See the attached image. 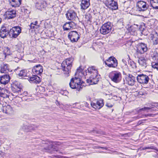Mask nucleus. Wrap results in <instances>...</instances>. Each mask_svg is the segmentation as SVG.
Listing matches in <instances>:
<instances>
[{
    "label": "nucleus",
    "mask_w": 158,
    "mask_h": 158,
    "mask_svg": "<svg viewBox=\"0 0 158 158\" xmlns=\"http://www.w3.org/2000/svg\"><path fill=\"white\" fill-rule=\"evenodd\" d=\"M87 75L89 76V78L86 80L87 83L91 85L95 84L98 83L100 75H98L97 69L95 66L89 67L87 69Z\"/></svg>",
    "instance_id": "obj_1"
},
{
    "label": "nucleus",
    "mask_w": 158,
    "mask_h": 158,
    "mask_svg": "<svg viewBox=\"0 0 158 158\" xmlns=\"http://www.w3.org/2000/svg\"><path fill=\"white\" fill-rule=\"evenodd\" d=\"M72 60L71 59H66L63 61L61 64L62 70L64 72L66 77L69 76L70 70L72 67Z\"/></svg>",
    "instance_id": "obj_2"
},
{
    "label": "nucleus",
    "mask_w": 158,
    "mask_h": 158,
    "mask_svg": "<svg viewBox=\"0 0 158 158\" xmlns=\"http://www.w3.org/2000/svg\"><path fill=\"white\" fill-rule=\"evenodd\" d=\"M109 77L115 83L119 82L122 79V74L120 72L114 71L111 72L109 75Z\"/></svg>",
    "instance_id": "obj_3"
},
{
    "label": "nucleus",
    "mask_w": 158,
    "mask_h": 158,
    "mask_svg": "<svg viewBox=\"0 0 158 158\" xmlns=\"http://www.w3.org/2000/svg\"><path fill=\"white\" fill-rule=\"evenodd\" d=\"M112 27L111 23L107 22L103 24L100 29L101 33L103 35H106L110 32Z\"/></svg>",
    "instance_id": "obj_4"
},
{
    "label": "nucleus",
    "mask_w": 158,
    "mask_h": 158,
    "mask_svg": "<svg viewBox=\"0 0 158 158\" xmlns=\"http://www.w3.org/2000/svg\"><path fill=\"white\" fill-rule=\"evenodd\" d=\"M22 87V85L19 82H15L12 85L11 89L15 95H17V94H22L21 92L23 91Z\"/></svg>",
    "instance_id": "obj_5"
},
{
    "label": "nucleus",
    "mask_w": 158,
    "mask_h": 158,
    "mask_svg": "<svg viewBox=\"0 0 158 158\" xmlns=\"http://www.w3.org/2000/svg\"><path fill=\"white\" fill-rule=\"evenodd\" d=\"M105 64L109 67L116 68L118 65L117 60L113 56H110L105 61Z\"/></svg>",
    "instance_id": "obj_6"
},
{
    "label": "nucleus",
    "mask_w": 158,
    "mask_h": 158,
    "mask_svg": "<svg viewBox=\"0 0 158 158\" xmlns=\"http://www.w3.org/2000/svg\"><path fill=\"white\" fill-rule=\"evenodd\" d=\"M68 37L72 43L77 42L80 37L78 32L76 31L70 32L68 34Z\"/></svg>",
    "instance_id": "obj_7"
},
{
    "label": "nucleus",
    "mask_w": 158,
    "mask_h": 158,
    "mask_svg": "<svg viewBox=\"0 0 158 158\" xmlns=\"http://www.w3.org/2000/svg\"><path fill=\"white\" fill-rule=\"evenodd\" d=\"M21 30L19 27H15L11 29L9 32L10 36L12 35L11 38H16L21 33Z\"/></svg>",
    "instance_id": "obj_8"
},
{
    "label": "nucleus",
    "mask_w": 158,
    "mask_h": 158,
    "mask_svg": "<svg viewBox=\"0 0 158 158\" xmlns=\"http://www.w3.org/2000/svg\"><path fill=\"white\" fill-rule=\"evenodd\" d=\"M149 79V78L148 76L143 74L138 75L137 77L138 82L143 84L148 83Z\"/></svg>",
    "instance_id": "obj_9"
},
{
    "label": "nucleus",
    "mask_w": 158,
    "mask_h": 158,
    "mask_svg": "<svg viewBox=\"0 0 158 158\" xmlns=\"http://www.w3.org/2000/svg\"><path fill=\"white\" fill-rule=\"evenodd\" d=\"M42 146L44 147V149L46 152H49V151H52L53 145L52 142L48 140H43L42 141Z\"/></svg>",
    "instance_id": "obj_10"
},
{
    "label": "nucleus",
    "mask_w": 158,
    "mask_h": 158,
    "mask_svg": "<svg viewBox=\"0 0 158 158\" xmlns=\"http://www.w3.org/2000/svg\"><path fill=\"white\" fill-rule=\"evenodd\" d=\"M148 48L146 44L141 43L138 46L136 52L137 53L140 54L144 53L147 51Z\"/></svg>",
    "instance_id": "obj_11"
},
{
    "label": "nucleus",
    "mask_w": 158,
    "mask_h": 158,
    "mask_svg": "<svg viewBox=\"0 0 158 158\" xmlns=\"http://www.w3.org/2000/svg\"><path fill=\"white\" fill-rule=\"evenodd\" d=\"M66 15L67 19L70 20H74L78 18L76 13L72 10L68 11Z\"/></svg>",
    "instance_id": "obj_12"
},
{
    "label": "nucleus",
    "mask_w": 158,
    "mask_h": 158,
    "mask_svg": "<svg viewBox=\"0 0 158 158\" xmlns=\"http://www.w3.org/2000/svg\"><path fill=\"white\" fill-rule=\"evenodd\" d=\"M91 106L96 109H100L104 105L102 99H100L97 101L96 103L92 102L91 103Z\"/></svg>",
    "instance_id": "obj_13"
},
{
    "label": "nucleus",
    "mask_w": 158,
    "mask_h": 158,
    "mask_svg": "<svg viewBox=\"0 0 158 158\" xmlns=\"http://www.w3.org/2000/svg\"><path fill=\"white\" fill-rule=\"evenodd\" d=\"M146 3L144 2L140 1L137 3L138 10L139 11H144L148 9L146 6Z\"/></svg>",
    "instance_id": "obj_14"
},
{
    "label": "nucleus",
    "mask_w": 158,
    "mask_h": 158,
    "mask_svg": "<svg viewBox=\"0 0 158 158\" xmlns=\"http://www.w3.org/2000/svg\"><path fill=\"white\" fill-rule=\"evenodd\" d=\"M35 6L37 9L42 10L47 6V3L44 1L39 0L36 3Z\"/></svg>",
    "instance_id": "obj_15"
},
{
    "label": "nucleus",
    "mask_w": 158,
    "mask_h": 158,
    "mask_svg": "<svg viewBox=\"0 0 158 158\" xmlns=\"http://www.w3.org/2000/svg\"><path fill=\"white\" fill-rule=\"evenodd\" d=\"M9 34V30L6 29V27L2 26L0 30V36L2 38L6 37Z\"/></svg>",
    "instance_id": "obj_16"
},
{
    "label": "nucleus",
    "mask_w": 158,
    "mask_h": 158,
    "mask_svg": "<svg viewBox=\"0 0 158 158\" xmlns=\"http://www.w3.org/2000/svg\"><path fill=\"white\" fill-rule=\"evenodd\" d=\"M16 11L14 10H9L5 13L6 18L7 19H12L16 17Z\"/></svg>",
    "instance_id": "obj_17"
},
{
    "label": "nucleus",
    "mask_w": 158,
    "mask_h": 158,
    "mask_svg": "<svg viewBox=\"0 0 158 158\" xmlns=\"http://www.w3.org/2000/svg\"><path fill=\"white\" fill-rule=\"evenodd\" d=\"M0 78V83L2 84L5 85L10 81V77L9 75L7 74L1 76Z\"/></svg>",
    "instance_id": "obj_18"
},
{
    "label": "nucleus",
    "mask_w": 158,
    "mask_h": 158,
    "mask_svg": "<svg viewBox=\"0 0 158 158\" xmlns=\"http://www.w3.org/2000/svg\"><path fill=\"white\" fill-rule=\"evenodd\" d=\"M11 70L9 69V65L6 64H3L1 65V69L0 72L3 73H7L9 72H11Z\"/></svg>",
    "instance_id": "obj_19"
},
{
    "label": "nucleus",
    "mask_w": 158,
    "mask_h": 158,
    "mask_svg": "<svg viewBox=\"0 0 158 158\" xmlns=\"http://www.w3.org/2000/svg\"><path fill=\"white\" fill-rule=\"evenodd\" d=\"M32 71L35 74H40L43 71V69L42 66L39 64L35 66L32 69Z\"/></svg>",
    "instance_id": "obj_20"
},
{
    "label": "nucleus",
    "mask_w": 158,
    "mask_h": 158,
    "mask_svg": "<svg viewBox=\"0 0 158 158\" xmlns=\"http://www.w3.org/2000/svg\"><path fill=\"white\" fill-rule=\"evenodd\" d=\"M90 5V0H82L81 4V8L85 10Z\"/></svg>",
    "instance_id": "obj_21"
},
{
    "label": "nucleus",
    "mask_w": 158,
    "mask_h": 158,
    "mask_svg": "<svg viewBox=\"0 0 158 158\" xmlns=\"http://www.w3.org/2000/svg\"><path fill=\"white\" fill-rule=\"evenodd\" d=\"M9 3L13 7L19 6L21 4V0H9Z\"/></svg>",
    "instance_id": "obj_22"
},
{
    "label": "nucleus",
    "mask_w": 158,
    "mask_h": 158,
    "mask_svg": "<svg viewBox=\"0 0 158 158\" xmlns=\"http://www.w3.org/2000/svg\"><path fill=\"white\" fill-rule=\"evenodd\" d=\"M155 106L153 105H151L149 106V107H144L143 108L140 109L138 110V113L140 112L141 111L143 110H146L148 112V110H149V111L152 112L153 111L156 110V109H155Z\"/></svg>",
    "instance_id": "obj_23"
},
{
    "label": "nucleus",
    "mask_w": 158,
    "mask_h": 158,
    "mask_svg": "<svg viewBox=\"0 0 158 158\" xmlns=\"http://www.w3.org/2000/svg\"><path fill=\"white\" fill-rule=\"evenodd\" d=\"M8 91L5 89H3L0 91V97L3 98H8L9 95Z\"/></svg>",
    "instance_id": "obj_24"
},
{
    "label": "nucleus",
    "mask_w": 158,
    "mask_h": 158,
    "mask_svg": "<svg viewBox=\"0 0 158 158\" xmlns=\"http://www.w3.org/2000/svg\"><path fill=\"white\" fill-rule=\"evenodd\" d=\"M29 80L32 83H38L40 82V78L36 75H32L31 77H29Z\"/></svg>",
    "instance_id": "obj_25"
},
{
    "label": "nucleus",
    "mask_w": 158,
    "mask_h": 158,
    "mask_svg": "<svg viewBox=\"0 0 158 158\" xmlns=\"http://www.w3.org/2000/svg\"><path fill=\"white\" fill-rule=\"evenodd\" d=\"M150 39L154 45L158 44V35L157 34L151 35Z\"/></svg>",
    "instance_id": "obj_26"
},
{
    "label": "nucleus",
    "mask_w": 158,
    "mask_h": 158,
    "mask_svg": "<svg viewBox=\"0 0 158 158\" xmlns=\"http://www.w3.org/2000/svg\"><path fill=\"white\" fill-rule=\"evenodd\" d=\"M76 84V83L73 82V81L72 80V79H71L69 83L70 87L72 89H76L77 90L79 91L82 88V87H81V86H77Z\"/></svg>",
    "instance_id": "obj_27"
},
{
    "label": "nucleus",
    "mask_w": 158,
    "mask_h": 158,
    "mask_svg": "<svg viewBox=\"0 0 158 158\" xmlns=\"http://www.w3.org/2000/svg\"><path fill=\"white\" fill-rule=\"evenodd\" d=\"M127 81L128 85H133L135 81V77L132 75H129Z\"/></svg>",
    "instance_id": "obj_28"
},
{
    "label": "nucleus",
    "mask_w": 158,
    "mask_h": 158,
    "mask_svg": "<svg viewBox=\"0 0 158 158\" xmlns=\"http://www.w3.org/2000/svg\"><path fill=\"white\" fill-rule=\"evenodd\" d=\"M73 23H74L72 22L66 23L63 26V28L64 31H67L73 27Z\"/></svg>",
    "instance_id": "obj_29"
},
{
    "label": "nucleus",
    "mask_w": 158,
    "mask_h": 158,
    "mask_svg": "<svg viewBox=\"0 0 158 158\" xmlns=\"http://www.w3.org/2000/svg\"><path fill=\"white\" fill-rule=\"evenodd\" d=\"M73 81V82L77 84L76 85L81 86V87L82 88V84L83 83V81H81V78L79 77H75L71 79Z\"/></svg>",
    "instance_id": "obj_30"
},
{
    "label": "nucleus",
    "mask_w": 158,
    "mask_h": 158,
    "mask_svg": "<svg viewBox=\"0 0 158 158\" xmlns=\"http://www.w3.org/2000/svg\"><path fill=\"white\" fill-rule=\"evenodd\" d=\"M3 112L8 114H11L13 112L12 108L10 105H8L3 108Z\"/></svg>",
    "instance_id": "obj_31"
},
{
    "label": "nucleus",
    "mask_w": 158,
    "mask_h": 158,
    "mask_svg": "<svg viewBox=\"0 0 158 158\" xmlns=\"http://www.w3.org/2000/svg\"><path fill=\"white\" fill-rule=\"evenodd\" d=\"M19 75L21 77V78L26 79V77L27 76L26 70H23L20 71Z\"/></svg>",
    "instance_id": "obj_32"
},
{
    "label": "nucleus",
    "mask_w": 158,
    "mask_h": 158,
    "mask_svg": "<svg viewBox=\"0 0 158 158\" xmlns=\"http://www.w3.org/2000/svg\"><path fill=\"white\" fill-rule=\"evenodd\" d=\"M112 10H116L118 9V5L117 3L114 1L111 5L109 6V7Z\"/></svg>",
    "instance_id": "obj_33"
},
{
    "label": "nucleus",
    "mask_w": 158,
    "mask_h": 158,
    "mask_svg": "<svg viewBox=\"0 0 158 158\" xmlns=\"http://www.w3.org/2000/svg\"><path fill=\"white\" fill-rule=\"evenodd\" d=\"M138 62L142 66H146V60L143 58H139Z\"/></svg>",
    "instance_id": "obj_34"
},
{
    "label": "nucleus",
    "mask_w": 158,
    "mask_h": 158,
    "mask_svg": "<svg viewBox=\"0 0 158 158\" xmlns=\"http://www.w3.org/2000/svg\"><path fill=\"white\" fill-rule=\"evenodd\" d=\"M147 149H152L156 150L157 152H158V149L156 148L153 146H150L143 147L142 148L143 150H144Z\"/></svg>",
    "instance_id": "obj_35"
},
{
    "label": "nucleus",
    "mask_w": 158,
    "mask_h": 158,
    "mask_svg": "<svg viewBox=\"0 0 158 158\" xmlns=\"http://www.w3.org/2000/svg\"><path fill=\"white\" fill-rule=\"evenodd\" d=\"M21 94H18L17 95H15L16 97V98H18L19 99H20L19 100H21L22 98H20L19 96L17 97V96L19 95L20 96V95L23 96H26L27 94V92L25 91V92H23L22 93H21Z\"/></svg>",
    "instance_id": "obj_36"
},
{
    "label": "nucleus",
    "mask_w": 158,
    "mask_h": 158,
    "mask_svg": "<svg viewBox=\"0 0 158 158\" xmlns=\"http://www.w3.org/2000/svg\"><path fill=\"white\" fill-rule=\"evenodd\" d=\"M114 1V0H107L106 1L105 3L106 6L109 7V6L111 5Z\"/></svg>",
    "instance_id": "obj_37"
},
{
    "label": "nucleus",
    "mask_w": 158,
    "mask_h": 158,
    "mask_svg": "<svg viewBox=\"0 0 158 158\" xmlns=\"http://www.w3.org/2000/svg\"><path fill=\"white\" fill-rule=\"evenodd\" d=\"M153 68L156 69L158 70V63L153 62L152 64Z\"/></svg>",
    "instance_id": "obj_38"
},
{
    "label": "nucleus",
    "mask_w": 158,
    "mask_h": 158,
    "mask_svg": "<svg viewBox=\"0 0 158 158\" xmlns=\"http://www.w3.org/2000/svg\"><path fill=\"white\" fill-rule=\"evenodd\" d=\"M152 59L154 60H158V54L154 53L153 55Z\"/></svg>",
    "instance_id": "obj_39"
},
{
    "label": "nucleus",
    "mask_w": 158,
    "mask_h": 158,
    "mask_svg": "<svg viewBox=\"0 0 158 158\" xmlns=\"http://www.w3.org/2000/svg\"><path fill=\"white\" fill-rule=\"evenodd\" d=\"M37 127L36 126H35L34 127H30L28 128H27V129L25 130L26 131H31V130H35V129L36 128H37Z\"/></svg>",
    "instance_id": "obj_40"
},
{
    "label": "nucleus",
    "mask_w": 158,
    "mask_h": 158,
    "mask_svg": "<svg viewBox=\"0 0 158 158\" xmlns=\"http://www.w3.org/2000/svg\"><path fill=\"white\" fill-rule=\"evenodd\" d=\"M154 115L153 114H148L144 115H143V117H148V116L153 117H154Z\"/></svg>",
    "instance_id": "obj_41"
},
{
    "label": "nucleus",
    "mask_w": 158,
    "mask_h": 158,
    "mask_svg": "<svg viewBox=\"0 0 158 158\" xmlns=\"http://www.w3.org/2000/svg\"><path fill=\"white\" fill-rule=\"evenodd\" d=\"M150 2L151 3L153 2L158 4V0H150Z\"/></svg>",
    "instance_id": "obj_42"
},
{
    "label": "nucleus",
    "mask_w": 158,
    "mask_h": 158,
    "mask_svg": "<svg viewBox=\"0 0 158 158\" xmlns=\"http://www.w3.org/2000/svg\"><path fill=\"white\" fill-rule=\"evenodd\" d=\"M6 50L7 51V55L9 54L10 53V52H9L10 49H9V48H8V47H6V48H5V51H6Z\"/></svg>",
    "instance_id": "obj_43"
},
{
    "label": "nucleus",
    "mask_w": 158,
    "mask_h": 158,
    "mask_svg": "<svg viewBox=\"0 0 158 158\" xmlns=\"http://www.w3.org/2000/svg\"><path fill=\"white\" fill-rule=\"evenodd\" d=\"M37 23H38L37 21H36L35 22V24H33V23H31V26H30L31 27V28H33L34 29V26H32V24H33V25H36L37 24Z\"/></svg>",
    "instance_id": "obj_44"
},
{
    "label": "nucleus",
    "mask_w": 158,
    "mask_h": 158,
    "mask_svg": "<svg viewBox=\"0 0 158 158\" xmlns=\"http://www.w3.org/2000/svg\"><path fill=\"white\" fill-rule=\"evenodd\" d=\"M5 154V152H3L2 151H0V156H4Z\"/></svg>",
    "instance_id": "obj_45"
},
{
    "label": "nucleus",
    "mask_w": 158,
    "mask_h": 158,
    "mask_svg": "<svg viewBox=\"0 0 158 158\" xmlns=\"http://www.w3.org/2000/svg\"><path fill=\"white\" fill-rule=\"evenodd\" d=\"M106 105L109 108H111L113 106V104H110L109 103H107Z\"/></svg>",
    "instance_id": "obj_46"
},
{
    "label": "nucleus",
    "mask_w": 158,
    "mask_h": 158,
    "mask_svg": "<svg viewBox=\"0 0 158 158\" xmlns=\"http://www.w3.org/2000/svg\"><path fill=\"white\" fill-rule=\"evenodd\" d=\"M151 6L153 9H155L156 10L158 9V6H154L152 4H151Z\"/></svg>",
    "instance_id": "obj_47"
},
{
    "label": "nucleus",
    "mask_w": 158,
    "mask_h": 158,
    "mask_svg": "<svg viewBox=\"0 0 158 158\" xmlns=\"http://www.w3.org/2000/svg\"><path fill=\"white\" fill-rule=\"evenodd\" d=\"M59 2H60L61 3H64V0H58Z\"/></svg>",
    "instance_id": "obj_48"
},
{
    "label": "nucleus",
    "mask_w": 158,
    "mask_h": 158,
    "mask_svg": "<svg viewBox=\"0 0 158 158\" xmlns=\"http://www.w3.org/2000/svg\"><path fill=\"white\" fill-rule=\"evenodd\" d=\"M2 21V19L1 18H0V23H1Z\"/></svg>",
    "instance_id": "obj_49"
},
{
    "label": "nucleus",
    "mask_w": 158,
    "mask_h": 158,
    "mask_svg": "<svg viewBox=\"0 0 158 158\" xmlns=\"http://www.w3.org/2000/svg\"><path fill=\"white\" fill-rule=\"evenodd\" d=\"M157 157L158 158V153H157Z\"/></svg>",
    "instance_id": "obj_50"
},
{
    "label": "nucleus",
    "mask_w": 158,
    "mask_h": 158,
    "mask_svg": "<svg viewBox=\"0 0 158 158\" xmlns=\"http://www.w3.org/2000/svg\"><path fill=\"white\" fill-rule=\"evenodd\" d=\"M57 143H58L59 142H56Z\"/></svg>",
    "instance_id": "obj_51"
}]
</instances>
